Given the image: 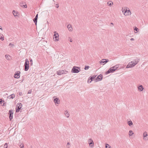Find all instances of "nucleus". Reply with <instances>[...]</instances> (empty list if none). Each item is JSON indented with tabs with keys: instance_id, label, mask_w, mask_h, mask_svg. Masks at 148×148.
<instances>
[{
	"instance_id": "8",
	"label": "nucleus",
	"mask_w": 148,
	"mask_h": 148,
	"mask_svg": "<svg viewBox=\"0 0 148 148\" xmlns=\"http://www.w3.org/2000/svg\"><path fill=\"white\" fill-rule=\"evenodd\" d=\"M20 5L24 8H26L27 7V4L24 1H21L19 3Z\"/></svg>"
},
{
	"instance_id": "46",
	"label": "nucleus",
	"mask_w": 148,
	"mask_h": 148,
	"mask_svg": "<svg viewBox=\"0 0 148 148\" xmlns=\"http://www.w3.org/2000/svg\"><path fill=\"white\" fill-rule=\"evenodd\" d=\"M124 68V67L122 66V67H120V69H121V68L123 69V68Z\"/></svg>"
},
{
	"instance_id": "2",
	"label": "nucleus",
	"mask_w": 148,
	"mask_h": 148,
	"mask_svg": "<svg viewBox=\"0 0 148 148\" xmlns=\"http://www.w3.org/2000/svg\"><path fill=\"white\" fill-rule=\"evenodd\" d=\"M80 68L74 66L73 67L72 70L71 72L73 73H77L79 72Z\"/></svg>"
},
{
	"instance_id": "47",
	"label": "nucleus",
	"mask_w": 148,
	"mask_h": 148,
	"mask_svg": "<svg viewBox=\"0 0 148 148\" xmlns=\"http://www.w3.org/2000/svg\"><path fill=\"white\" fill-rule=\"evenodd\" d=\"M0 29L1 30H3V29H2V28L1 27H0Z\"/></svg>"
},
{
	"instance_id": "26",
	"label": "nucleus",
	"mask_w": 148,
	"mask_h": 148,
	"mask_svg": "<svg viewBox=\"0 0 148 148\" xmlns=\"http://www.w3.org/2000/svg\"><path fill=\"white\" fill-rule=\"evenodd\" d=\"M33 21L35 23V24L36 25L37 21V19L35 18L33 19Z\"/></svg>"
},
{
	"instance_id": "12",
	"label": "nucleus",
	"mask_w": 148,
	"mask_h": 148,
	"mask_svg": "<svg viewBox=\"0 0 148 148\" xmlns=\"http://www.w3.org/2000/svg\"><path fill=\"white\" fill-rule=\"evenodd\" d=\"M103 77V75L101 74H100L97 77L96 81L97 82L101 81Z\"/></svg>"
},
{
	"instance_id": "50",
	"label": "nucleus",
	"mask_w": 148,
	"mask_h": 148,
	"mask_svg": "<svg viewBox=\"0 0 148 148\" xmlns=\"http://www.w3.org/2000/svg\"><path fill=\"white\" fill-rule=\"evenodd\" d=\"M0 27H1V26H0Z\"/></svg>"
},
{
	"instance_id": "27",
	"label": "nucleus",
	"mask_w": 148,
	"mask_h": 148,
	"mask_svg": "<svg viewBox=\"0 0 148 148\" xmlns=\"http://www.w3.org/2000/svg\"><path fill=\"white\" fill-rule=\"evenodd\" d=\"M15 95L14 94L11 95L10 96H9V97H10V98L13 99L15 97Z\"/></svg>"
},
{
	"instance_id": "35",
	"label": "nucleus",
	"mask_w": 148,
	"mask_h": 148,
	"mask_svg": "<svg viewBox=\"0 0 148 148\" xmlns=\"http://www.w3.org/2000/svg\"><path fill=\"white\" fill-rule=\"evenodd\" d=\"M7 145H8L7 143H5V144L4 145V148H7Z\"/></svg>"
},
{
	"instance_id": "34",
	"label": "nucleus",
	"mask_w": 148,
	"mask_h": 148,
	"mask_svg": "<svg viewBox=\"0 0 148 148\" xmlns=\"http://www.w3.org/2000/svg\"><path fill=\"white\" fill-rule=\"evenodd\" d=\"M29 62H30V64L31 65H32L33 64V63H32L33 61H32V59H31L30 60Z\"/></svg>"
},
{
	"instance_id": "43",
	"label": "nucleus",
	"mask_w": 148,
	"mask_h": 148,
	"mask_svg": "<svg viewBox=\"0 0 148 148\" xmlns=\"http://www.w3.org/2000/svg\"><path fill=\"white\" fill-rule=\"evenodd\" d=\"M130 40L131 41H133L134 40V39L133 38H131L130 39Z\"/></svg>"
},
{
	"instance_id": "33",
	"label": "nucleus",
	"mask_w": 148,
	"mask_h": 148,
	"mask_svg": "<svg viewBox=\"0 0 148 148\" xmlns=\"http://www.w3.org/2000/svg\"><path fill=\"white\" fill-rule=\"evenodd\" d=\"M10 56H8L7 55H5V57L8 60L9 58L10 57Z\"/></svg>"
},
{
	"instance_id": "18",
	"label": "nucleus",
	"mask_w": 148,
	"mask_h": 148,
	"mask_svg": "<svg viewBox=\"0 0 148 148\" xmlns=\"http://www.w3.org/2000/svg\"><path fill=\"white\" fill-rule=\"evenodd\" d=\"M67 28H68L69 30L70 31H72L73 30V28L72 27V26L70 24H69L67 25Z\"/></svg>"
},
{
	"instance_id": "13",
	"label": "nucleus",
	"mask_w": 148,
	"mask_h": 148,
	"mask_svg": "<svg viewBox=\"0 0 148 148\" xmlns=\"http://www.w3.org/2000/svg\"><path fill=\"white\" fill-rule=\"evenodd\" d=\"M143 139L145 140H148V135L147 132H145L143 133Z\"/></svg>"
},
{
	"instance_id": "25",
	"label": "nucleus",
	"mask_w": 148,
	"mask_h": 148,
	"mask_svg": "<svg viewBox=\"0 0 148 148\" xmlns=\"http://www.w3.org/2000/svg\"><path fill=\"white\" fill-rule=\"evenodd\" d=\"M128 124L130 126H131L133 125V123L131 121H130L128 122Z\"/></svg>"
},
{
	"instance_id": "20",
	"label": "nucleus",
	"mask_w": 148,
	"mask_h": 148,
	"mask_svg": "<svg viewBox=\"0 0 148 148\" xmlns=\"http://www.w3.org/2000/svg\"><path fill=\"white\" fill-rule=\"evenodd\" d=\"M144 89L142 85H141L138 87V89L140 91H142Z\"/></svg>"
},
{
	"instance_id": "48",
	"label": "nucleus",
	"mask_w": 148,
	"mask_h": 148,
	"mask_svg": "<svg viewBox=\"0 0 148 148\" xmlns=\"http://www.w3.org/2000/svg\"><path fill=\"white\" fill-rule=\"evenodd\" d=\"M110 24H111V25H113V23H110Z\"/></svg>"
},
{
	"instance_id": "22",
	"label": "nucleus",
	"mask_w": 148,
	"mask_h": 148,
	"mask_svg": "<svg viewBox=\"0 0 148 148\" xmlns=\"http://www.w3.org/2000/svg\"><path fill=\"white\" fill-rule=\"evenodd\" d=\"M64 114L68 118L69 116V114L68 113L67 110H66L64 112Z\"/></svg>"
},
{
	"instance_id": "17",
	"label": "nucleus",
	"mask_w": 148,
	"mask_h": 148,
	"mask_svg": "<svg viewBox=\"0 0 148 148\" xmlns=\"http://www.w3.org/2000/svg\"><path fill=\"white\" fill-rule=\"evenodd\" d=\"M140 60L138 58H136L134 60L133 62L136 64V65L138 62Z\"/></svg>"
},
{
	"instance_id": "10",
	"label": "nucleus",
	"mask_w": 148,
	"mask_h": 148,
	"mask_svg": "<svg viewBox=\"0 0 148 148\" xmlns=\"http://www.w3.org/2000/svg\"><path fill=\"white\" fill-rule=\"evenodd\" d=\"M21 72L19 71H16L14 75V77L16 78H18L20 76Z\"/></svg>"
},
{
	"instance_id": "44",
	"label": "nucleus",
	"mask_w": 148,
	"mask_h": 148,
	"mask_svg": "<svg viewBox=\"0 0 148 148\" xmlns=\"http://www.w3.org/2000/svg\"><path fill=\"white\" fill-rule=\"evenodd\" d=\"M70 145V143L69 142H68L67 143V146H68V145Z\"/></svg>"
},
{
	"instance_id": "21",
	"label": "nucleus",
	"mask_w": 148,
	"mask_h": 148,
	"mask_svg": "<svg viewBox=\"0 0 148 148\" xmlns=\"http://www.w3.org/2000/svg\"><path fill=\"white\" fill-rule=\"evenodd\" d=\"M120 65V64H116L114 66H112V67L114 69L115 71L119 67Z\"/></svg>"
},
{
	"instance_id": "29",
	"label": "nucleus",
	"mask_w": 148,
	"mask_h": 148,
	"mask_svg": "<svg viewBox=\"0 0 148 148\" xmlns=\"http://www.w3.org/2000/svg\"><path fill=\"white\" fill-rule=\"evenodd\" d=\"M15 10H13L12 13H13V15L15 16H17V12H16V13H15V14H14V13H15Z\"/></svg>"
},
{
	"instance_id": "5",
	"label": "nucleus",
	"mask_w": 148,
	"mask_h": 148,
	"mask_svg": "<svg viewBox=\"0 0 148 148\" xmlns=\"http://www.w3.org/2000/svg\"><path fill=\"white\" fill-rule=\"evenodd\" d=\"M136 65L133 61L130 62L126 66V68L133 67Z\"/></svg>"
},
{
	"instance_id": "41",
	"label": "nucleus",
	"mask_w": 148,
	"mask_h": 148,
	"mask_svg": "<svg viewBox=\"0 0 148 148\" xmlns=\"http://www.w3.org/2000/svg\"><path fill=\"white\" fill-rule=\"evenodd\" d=\"M56 7L57 8H58L59 7V6H58V4H56Z\"/></svg>"
},
{
	"instance_id": "11",
	"label": "nucleus",
	"mask_w": 148,
	"mask_h": 148,
	"mask_svg": "<svg viewBox=\"0 0 148 148\" xmlns=\"http://www.w3.org/2000/svg\"><path fill=\"white\" fill-rule=\"evenodd\" d=\"M88 143L89 144V146L91 147L94 146V143L93 140L91 139L90 138L88 140Z\"/></svg>"
},
{
	"instance_id": "9",
	"label": "nucleus",
	"mask_w": 148,
	"mask_h": 148,
	"mask_svg": "<svg viewBox=\"0 0 148 148\" xmlns=\"http://www.w3.org/2000/svg\"><path fill=\"white\" fill-rule=\"evenodd\" d=\"M115 71L114 69L112 67L110 68L106 72V74H108L110 73H113Z\"/></svg>"
},
{
	"instance_id": "14",
	"label": "nucleus",
	"mask_w": 148,
	"mask_h": 148,
	"mask_svg": "<svg viewBox=\"0 0 148 148\" xmlns=\"http://www.w3.org/2000/svg\"><path fill=\"white\" fill-rule=\"evenodd\" d=\"M96 75H94L93 76H90L88 78V80L87 82H89V80H90V82H91L93 80V79H94L96 77Z\"/></svg>"
},
{
	"instance_id": "16",
	"label": "nucleus",
	"mask_w": 148,
	"mask_h": 148,
	"mask_svg": "<svg viewBox=\"0 0 148 148\" xmlns=\"http://www.w3.org/2000/svg\"><path fill=\"white\" fill-rule=\"evenodd\" d=\"M64 73V71L63 70H60L59 71L57 72V74L58 75H61Z\"/></svg>"
},
{
	"instance_id": "23",
	"label": "nucleus",
	"mask_w": 148,
	"mask_h": 148,
	"mask_svg": "<svg viewBox=\"0 0 148 148\" xmlns=\"http://www.w3.org/2000/svg\"><path fill=\"white\" fill-rule=\"evenodd\" d=\"M107 4L108 5L111 6L113 4V2L111 1H109L108 2Z\"/></svg>"
},
{
	"instance_id": "24",
	"label": "nucleus",
	"mask_w": 148,
	"mask_h": 148,
	"mask_svg": "<svg viewBox=\"0 0 148 148\" xmlns=\"http://www.w3.org/2000/svg\"><path fill=\"white\" fill-rule=\"evenodd\" d=\"M0 39L2 41L4 40L3 36L2 34H0Z\"/></svg>"
},
{
	"instance_id": "42",
	"label": "nucleus",
	"mask_w": 148,
	"mask_h": 148,
	"mask_svg": "<svg viewBox=\"0 0 148 148\" xmlns=\"http://www.w3.org/2000/svg\"><path fill=\"white\" fill-rule=\"evenodd\" d=\"M38 14H37L36 16L35 17V18H38Z\"/></svg>"
},
{
	"instance_id": "30",
	"label": "nucleus",
	"mask_w": 148,
	"mask_h": 148,
	"mask_svg": "<svg viewBox=\"0 0 148 148\" xmlns=\"http://www.w3.org/2000/svg\"><path fill=\"white\" fill-rule=\"evenodd\" d=\"M106 145V148H111V147L108 144H105Z\"/></svg>"
},
{
	"instance_id": "15",
	"label": "nucleus",
	"mask_w": 148,
	"mask_h": 148,
	"mask_svg": "<svg viewBox=\"0 0 148 148\" xmlns=\"http://www.w3.org/2000/svg\"><path fill=\"white\" fill-rule=\"evenodd\" d=\"M109 61V60L108 59H104L101 60L100 62V63H105L108 62Z\"/></svg>"
},
{
	"instance_id": "38",
	"label": "nucleus",
	"mask_w": 148,
	"mask_h": 148,
	"mask_svg": "<svg viewBox=\"0 0 148 148\" xmlns=\"http://www.w3.org/2000/svg\"><path fill=\"white\" fill-rule=\"evenodd\" d=\"M32 90H29L28 92V94H30L31 93Z\"/></svg>"
},
{
	"instance_id": "45",
	"label": "nucleus",
	"mask_w": 148,
	"mask_h": 148,
	"mask_svg": "<svg viewBox=\"0 0 148 148\" xmlns=\"http://www.w3.org/2000/svg\"><path fill=\"white\" fill-rule=\"evenodd\" d=\"M19 94L20 95H21L22 94V93L21 92H20Z\"/></svg>"
},
{
	"instance_id": "7",
	"label": "nucleus",
	"mask_w": 148,
	"mask_h": 148,
	"mask_svg": "<svg viewBox=\"0 0 148 148\" xmlns=\"http://www.w3.org/2000/svg\"><path fill=\"white\" fill-rule=\"evenodd\" d=\"M9 116L10 121H11L13 118V110H10L9 112Z\"/></svg>"
},
{
	"instance_id": "4",
	"label": "nucleus",
	"mask_w": 148,
	"mask_h": 148,
	"mask_svg": "<svg viewBox=\"0 0 148 148\" xmlns=\"http://www.w3.org/2000/svg\"><path fill=\"white\" fill-rule=\"evenodd\" d=\"M17 107L16 109V112H18L22 107V104L21 103H18L17 104Z\"/></svg>"
},
{
	"instance_id": "40",
	"label": "nucleus",
	"mask_w": 148,
	"mask_h": 148,
	"mask_svg": "<svg viewBox=\"0 0 148 148\" xmlns=\"http://www.w3.org/2000/svg\"><path fill=\"white\" fill-rule=\"evenodd\" d=\"M9 45L10 46H11L12 47H13L14 45L13 44L11 43H10L9 44Z\"/></svg>"
},
{
	"instance_id": "49",
	"label": "nucleus",
	"mask_w": 148,
	"mask_h": 148,
	"mask_svg": "<svg viewBox=\"0 0 148 148\" xmlns=\"http://www.w3.org/2000/svg\"><path fill=\"white\" fill-rule=\"evenodd\" d=\"M90 80H89V82H88V83H90Z\"/></svg>"
},
{
	"instance_id": "32",
	"label": "nucleus",
	"mask_w": 148,
	"mask_h": 148,
	"mask_svg": "<svg viewBox=\"0 0 148 148\" xmlns=\"http://www.w3.org/2000/svg\"><path fill=\"white\" fill-rule=\"evenodd\" d=\"M134 29L137 32H138L139 30L138 28L136 27H135L134 28Z\"/></svg>"
},
{
	"instance_id": "37",
	"label": "nucleus",
	"mask_w": 148,
	"mask_h": 148,
	"mask_svg": "<svg viewBox=\"0 0 148 148\" xmlns=\"http://www.w3.org/2000/svg\"><path fill=\"white\" fill-rule=\"evenodd\" d=\"M69 40L70 42H72V40L71 38H69V39H68Z\"/></svg>"
},
{
	"instance_id": "6",
	"label": "nucleus",
	"mask_w": 148,
	"mask_h": 148,
	"mask_svg": "<svg viewBox=\"0 0 148 148\" xmlns=\"http://www.w3.org/2000/svg\"><path fill=\"white\" fill-rule=\"evenodd\" d=\"M54 34L53 35L54 39L55 38L54 40L56 41H58L59 40V35L58 33H57V32L55 31L54 32Z\"/></svg>"
},
{
	"instance_id": "31",
	"label": "nucleus",
	"mask_w": 148,
	"mask_h": 148,
	"mask_svg": "<svg viewBox=\"0 0 148 148\" xmlns=\"http://www.w3.org/2000/svg\"><path fill=\"white\" fill-rule=\"evenodd\" d=\"M89 67L88 66L86 65L85 66L84 69L85 70H87L89 69Z\"/></svg>"
},
{
	"instance_id": "28",
	"label": "nucleus",
	"mask_w": 148,
	"mask_h": 148,
	"mask_svg": "<svg viewBox=\"0 0 148 148\" xmlns=\"http://www.w3.org/2000/svg\"><path fill=\"white\" fill-rule=\"evenodd\" d=\"M134 133L133 132L132 130H130L129 132V135L130 136H131Z\"/></svg>"
},
{
	"instance_id": "36",
	"label": "nucleus",
	"mask_w": 148,
	"mask_h": 148,
	"mask_svg": "<svg viewBox=\"0 0 148 148\" xmlns=\"http://www.w3.org/2000/svg\"><path fill=\"white\" fill-rule=\"evenodd\" d=\"M20 147L21 148H24V145L23 144H21L20 146Z\"/></svg>"
},
{
	"instance_id": "19",
	"label": "nucleus",
	"mask_w": 148,
	"mask_h": 148,
	"mask_svg": "<svg viewBox=\"0 0 148 148\" xmlns=\"http://www.w3.org/2000/svg\"><path fill=\"white\" fill-rule=\"evenodd\" d=\"M54 101L55 103L59 104L60 103V100L58 98H55L54 100Z\"/></svg>"
},
{
	"instance_id": "1",
	"label": "nucleus",
	"mask_w": 148,
	"mask_h": 148,
	"mask_svg": "<svg viewBox=\"0 0 148 148\" xmlns=\"http://www.w3.org/2000/svg\"><path fill=\"white\" fill-rule=\"evenodd\" d=\"M25 69L24 70L25 71H27L29 68V61L28 59H26L25 60V62L24 64Z\"/></svg>"
},
{
	"instance_id": "39",
	"label": "nucleus",
	"mask_w": 148,
	"mask_h": 148,
	"mask_svg": "<svg viewBox=\"0 0 148 148\" xmlns=\"http://www.w3.org/2000/svg\"><path fill=\"white\" fill-rule=\"evenodd\" d=\"M4 101H3L1 99H0V104H2V102Z\"/></svg>"
},
{
	"instance_id": "3",
	"label": "nucleus",
	"mask_w": 148,
	"mask_h": 148,
	"mask_svg": "<svg viewBox=\"0 0 148 148\" xmlns=\"http://www.w3.org/2000/svg\"><path fill=\"white\" fill-rule=\"evenodd\" d=\"M122 12L124 14L125 16L130 15L131 14V12L130 10H127V9L124 10L123 8L122 9Z\"/></svg>"
}]
</instances>
